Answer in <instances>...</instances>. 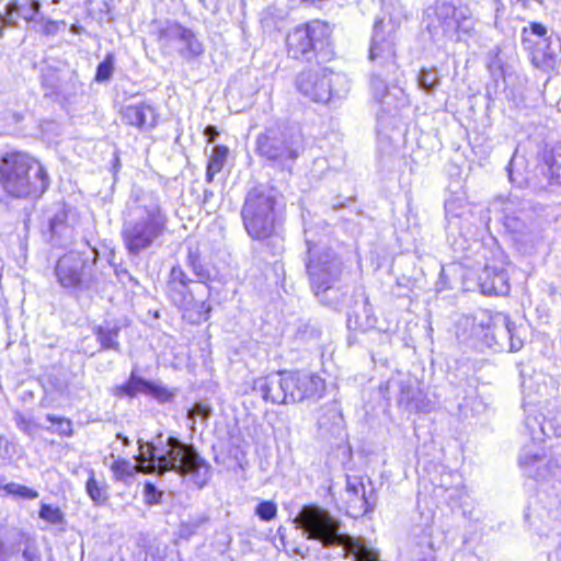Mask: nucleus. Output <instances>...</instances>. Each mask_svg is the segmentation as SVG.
I'll return each instance as SVG.
<instances>
[{
  "mask_svg": "<svg viewBox=\"0 0 561 561\" xmlns=\"http://www.w3.org/2000/svg\"><path fill=\"white\" fill-rule=\"evenodd\" d=\"M168 213L158 194L141 193L127 204L122 239L127 252L138 255L154 245L168 230Z\"/></svg>",
  "mask_w": 561,
  "mask_h": 561,
  "instance_id": "1",
  "label": "nucleus"
},
{
  "mask_svg": "<svg viewBox=\"0 0 561 561\" xmlns=\"http://www.w3.org/2000/svg\"><path fill=\"white\" fill-rule=\"evenodd\" d=\"M139 466L145 472L158 474L174 471L187 477L199 489L205 486L211 477L210 465L192 445L175 437H168L158 444H148L146 450L140 453Z\"/></svg>",
  "mask_w": 561,
  "mask_h": 561,
  "instance_id": "2",
  "label": "nucleus"
},
{
  "mask_svg": "<svg viewBox=\"0 0 561 561\" xmlns=\"http://www.w3.org/2000/svg\"><path fill=\"white\" fill-rule=\"evenodd\" d=\"M187 264L198 282L190 279L180 265L173 266L169 274L167 294L182 310V316L187 322L199 324L210 317L211 306L207 299L210 295L208 283L213 276L209 268L201 262L197 251L188 250Z\"/></svg>",
  "mask_w": 561,
  "mask_h": 561,
  "instance_id": "3",
  "label": "nucleus"
},
{
  "mask_svg": "<svg viewBox=\"0 0 561 561\" xmlns=\"http://www.w3.org/2000/svg\"><path fill=\"white\" fill-rule=\"evenodd\" d=\"M0 185L10 196L37 198L49 186L45 168L24 152H9L0 159Z\"/></svg>",
  "mask_w": 561,
  "mask_h": 561,
  "instance_id": "4",
  "label": "nucleus"
},
{
  "mask_svg": "<svg viewBox=\"0 0 561 561\" xmlns=\"http://www.w3.org/2000/svg\"><path fill=\"white\" fill-rule=\"evenodd\" d=\"M276 198L271 191L255 187L248 192L241 209L248 236L257 241L271 238L276 226Z\"/></svg>",
  "mask_w": 561,
  "mask_h": 561,
  "instance_id": "5",
  "label": "nucleus"
},
{
  "mask_svg": "<svg viewBox=\"0 0 561 561\" xmlns=\"http://www.w3.org/2000/svg\"><path fill=\"white\" fill-rule=\"evenodd\" d=\"M525 427L528 431L534 444L526 446L519 454V467L529 477L541 476L540 468L546 465V453L537 443L543 442L546 437L561 436V423L554 421L546 422V419L537 412H528L525 417Z\"/></svg>",
  "mask_w": 561,
  "mask_h": 561,
  "instance_id": "6",
  "label": "nucleus"
},
{
  "mask_svg": "<svg viewBox=\"0 0 561 561\" xmlns=\"http://www.w3.org/2000/svg\"><path fill=\"white\" fill-rule=\"evenodd\" d=\"M295 522L309 539H316L323 546H348L353 541L348 535L340 533V523L318 506H304Z\"/></svg>",
  "mask_w": 561,
  "mask_h": 561,
  "instance_id": "7",
  "label": "nucleus"
},
{
  "mask_svg": "<svg viewBox=\"0 0 561 561\" xmlns=\"http://www.w3.org/2000/svg\"><path fill=\"white\" fill-rule=\"evenodd\" d=\"M368 58L374 66L371 75L387 78L397 75L399 66L396 60L394 35L382 20L374 24Z\"/></svg>",
  "mask_w": 561,
  "mask_h": 561,
  "instance_id": "8",
  "label": "nucleus"
},
{
  "mask_svg": "<svg viewBox=\"0 0 561 561\" xmlns=\"http://www.w3.org/2000/svg\"><path fill=\"white\" fill-rule=\"evenodd\" d=\"M158 43L163 54H178L185 59L198 57L204 51L195 33L178 22H167L160 28Z\"/></svg>",
  "mask_w": 561,
  "mask_h": 561,
  "instance_id": "9",
  "label": "nucleus"
},
{
  "mask_svg": "<svg viewBox=\"0 0 561 561\" xmlns=\"http://www.w3.org/2000/svg\"><path fill=\"white\" fill-rule=\"evenodd\" d=\"M380 390L385 397L396 394L399 405L408 411L424 412L428 409L430 401L422 391L420 382L408 374L400 371L393 374L386 383L380 386Z\"/></svg>",
  "mask_w": 561,
  "mask_h": 561,
  "instance_id": "10",
  "label": "nucleus"
},
{
  "mask_svg": "<svg viewBox=\"0 0 561 561\" xmlns=\"http://www.w3.org/2000/svg\"><path fill=\"white\" fill-rule=\"evenodd\" d=\"M523 47L529 53L533 65L536 68L549 71L554 69L558 62V51L552 47L550 37H547V28L541 23H530L529 28L522 32Z\"/></svg>",
  "mask_w": 561,
  "mask_h": 561,
  "instance_id": "11",
  "label": "nucleus"
},
{
  "mask_svg": "<svg viewBox=\"0 0 561 561\" xmlns=\"http://www.w3.org/2000/svg\"><path fill=\"white\" fill-rule=\"evenodd\" d=\"M87 260L77 252L62 255L55 266V275L59 285L75 294L92 288L95 278L85 272Z\"/></svg>",
  "mask_w": 561,
  "mask_h": 561,
  "instance_id": "12",
  "label": "nucleus"
},
{
  "mask_svg": "<svg viewBox=\"0 0 561 561\" xmlns=\"http://www.w3.org/2000/svg\"><path fill=\"white\" fill-rule=\"evenodd\" d=\"M256 152L274 165L286 168L298 157V148L283 133L268 128L256 138Z\"/></svg>",
  "mask_w": 561,
  "mask_h": 561,
  "instance_id": "13",
  "label": "nucleus"
},
{
  "mask_svg": "<svg viewBox=\"0 0 561 561\" xmlns=\"http://www.w3.org/2000/svg\"><path fill=\"white\" fill-rule=\"evenodd\" d=\"M307 244L311 256L307 270L314 294L319 296L321 293L332 289L341 273V262L330 251L316 257L313 245L309 240H307Z\"/></svg>",
  "mask_w": 561,
  "mask_h": 561,
  "instance_id": "14",
  "label": "nucleus"
},
{
  "mask_svg": "<svg viewBox=\"0 0 561 561\" xmlns=\"http://www.w3.org/2000/svg\"><path fill=\"white\" fill-rule=\"evenodd\" d=\"M388 79L377 73L371 75L370 94L383 113L396 115L410 105V99L401 87L394 83L390 84Z\"/></svg>",
  "mask_w": 561,
  "mask_h": 561,
  "instance_id": "15",
  "label": "nucleus"
},
{
  "mask_svg": "<svg viewBox=\"0 0 561 561\" xmlns=\"http://www.w3.org/2000/svg\"><path fill=\"white\" fill-rule=\"evenodd\" d=\"M323 32V25L313 21L294 28L286 37L288 56L294 59L309 60L313 55L318 35Z\"/></svg>",
  "mask_w": 561,
  "mask_h": 561,
  "instance_id": "16",
  "label": "nucleus"
},
{
  "mask_svg": "<svg viewBox=\"0 0 561 561\" xmlns=\"http://www.w3.org/2000/svg\"><path fill=\"white\" fill-rule=\"evenodd\" d=\"M289 400L298 403L306 400H319L325 393V380L317 374L288 373Z\"/></svg>",
  "mask_w": 561,
  "mask_h": 561,
  "instance_id": "17",
  "label": "nucleus"
},
{
  "mask_svg": "<svg viewBox=\"0 0 561 561\" xmlns=\"http://www.w3.org/2000/svg\"><path fill=\"white\" fill-rule=\"evenodd\" d=\"M332 73L325 69L306 70L296 80L298 91L314 102H327L332 95Z\"/></svg>",
  "mask_w": 561,
  "mask_h": 561,
  "instance_id": "18",
  "label": "nucleus"
},
{
  "mask_svg": "<svg viewBox=\"0 0 561 561\" xmlns=\"http://www.w3.org/2000/svg\"><path fill=\"white\" fill-rule=\"evenodd\" d=\"M288 373H273L253 380L252 390L264 401L274 404H289Z\"/></svg>",
  "mask_w": 561,
  "mask_h": 561,
  "instance_id": "19",
  "label": "nucleus"
},
{
  "mask_svg": "<svg viewBox=\"0 0 561 561\" xmlns=\"http://www.w3.org/2000/svg\"><path fill=\"white\" fill-rule=\"evenodd\" d=\"M344 503L347 515L360 517L374 508L375 503L367 494L362 478L347 477L344 491Z\"/></svg>",
  "mask_w": 561,
  "mask_h": 561,
  "instance_id": "20",
  "label": "nucleus"
},
{
  "mask_svg": "<svg viewBox=\"0 0 561 561\" xmlns=\"http://www.w3.org/2000/svg\"><path fill=\"white\" fill-rule=\"evenodd\" d=\"M0 561H41L35 542L24 535L0 540Z\"/></svg>",
  "mask_w": 561,
  "mask_h": 561,
  "instance_id": "21",
  "label": "nucleus"
},
{
  "mask_svg": "<svg viewBox=\"0 0 561 561\" xmlns=\"http://www.w3.org/2000/svg\"><path fill=\"white\" fill-rule=\"evenodd\" d=\"M435 15L447 30L463 31L466 33L472 30V21L465 16L461 9H457L449 1H437L435 4Z\"/></svg>",
  "mask_w": 561,
  "mask_h": 561,
  "instance_id": "22",
  "label": "nucleus"
},
{
  "mask_svg": "<svg viewBox=\"0 0 561 561\" xmlns=\"http://www.w3.org/2000/svg\"><path fill=\"white\" fill-rule=\"evenodd\" d=\"M122 119L138 128H152L157 124V114L148 103L127 105L122 110Z\"/></svg>",
  "mask_w": 561,
  "mask_h": 561,
  "instance_id": "23",
  "label": "nucleus"
},
{
  "mask_svg": "<svg viewBox=\"0 0 561 561\" xmlns=\"http://www.w3.org/2000/svg\"><path fill=\"white\" fill-rule=\"evenodd\" d=\"M480 285L485 295H506L510 290L508 275L503 268L486 266L480 275Z\"/></svg>",
  "mask_w": 561,
  "mask_h": 561,
  "instance_id": "24",
  "label": "nucleus"
},
{
  "mask_svg": "<svg viewBox=\"0 0 561 561\" xmlns=\"http://www.w3.org/2000/svg\"><path fill=\"white\" fill-rule=\"evenodd\" d=\"M538 167L550 183L561 184V146L545 147L539 152Z\"/></svg>",
  "mask_w": 561,
  "mask_h": 561,
  "instance_id": "25",
  "label": "nucleus"
},
{
  "mask_svg": "<svg viewBox=\"0 0 561 561\" xmlns=\"http://www.w3.org/2000/svg\"><path fill=\"white\" fill-rule=\"evenodd\" d=\"M41 3L37 0H23L22 3L12 1L5 5L4 11H0V21L9 26H15V15H20L25 21H34L39 11Z\"/></svg>",
  "mask_w": 561,
  "mask_h": 561,
  "instance_id": "26",
  "label": "nucleus"
},
{
  "mask_svg": "<svg viewBox=\"0 0 561 561\" xmlns=\"http://www.w3.org/2000/svg\"><path fill=\"white\" fill-rule=\"evenodd\" d=\"M492 337L496 344L500 340L507 337L510 340V350L519 351L523 347V340L517 335L516 327L510 321L508 317L502 313L491 318Z\"/></svg>",
  "mask_w": 561,
  "mask_h": 561,
  "instance_id": "27",
  "label": "nucleus"
},
{
  "mask_svg": "<svg viewBox=\"0 0 561 561\" xmlns=\"http://www.w3.org/2000/svg\"><path fill=\"white\" fill-rule=\"evenodd\" d=\"M287 13L276 7L270 5L261 12V26L266 33L279 31L286 20Z\"/></svg>",
  "mask_w": 561,
  "mask_h": 561,
  "instance_id": "28",
  "label": "nucleus"
},
{
  "mask_svg": "<svg viewBox=\"0 0 561 561\" xmlns=\"http://www.w3.org/2000/svg\"><path fill=\"white\" fill-rule=\"evenodd\" d=\"M525 162V157L520 156L516 149L507 165L511 182L518 186L528 185L530 181L526 174Z\"/></svg>",
  "mask_w": 561,
  "mask_h": 561,
  "instance_id": "29",
  "label": "nucleus"
},
{
  "mask_svg": "<svg viewBox=\"0 0 561 561\" xmlns=\"http://www.w3.org/2000/svg\"><path fill=\"white\" fill-rule=\"evenodd\" d=\"M149 381L131 374L129 380L116 386L113 389V394L116 397H135L137 393H147Z\"/></svg>",
  "mask_w": 561,
  "mask_h": 561,
  "instance_id": "30",
  "label": "nucleus"
},
{
  "mask_svg": "<svg viewBox=\"0 0 561 561\" xmlns=\"http://www.w3.org/2000/svg\"><path fill=\"white\" fill-rule=\"evenodd\" d=\"M228 153L229 149L226 146H215L213 148L206 171L207 182L210 183L214 180V176L222 170L227 161Z\"/></svg>",
  "mask_w": 561,
  "mask_h": 561,
  "instance_id": "31",
  "label": "nucleus"
},
{
  "mask_svg": "<svg viewBox=\"0 0 561 561\" xmlns=\"http://www.w3.org/2000/svg\"><path fill=\"white\" fill-rule=\"evenodd\" d=\"M342 415L336 407H331L325 410V413L318 420V425L320 430L331 431L333 433H339L342 428Z\"/></svg>",
  "mask_w": 561,
  "mask_h": 561,
  "instance_id": "32",
  "label": "nucleus"
},
{
  "mask_svg": "<svg viewBox=\"0 0 561 561\" xmlns=\"http://www.w3.org/2000/svg\"><path fill=\"white\" fill-rule=\"evenodd\" d=\"M439 76L436 68H422L417 76L419 87L427 94H433L439 85Z\"/></svg>",
  "mask_w": 561,
  "mask_h": 561,
  "instance_id": "33",
  "label": "nucleus"
},
{
  "mask_svg": "<svg viewBox=\"0 0 561 561\" xmlns=\"http://www.w3.org/2000/svg\"><path fill=\"white\" fill-rule=\"evenodd\" d=\"M110 469L113 472L115 480L128 482V480L134 477L137 467L128 460L115 459L110 465Z\"/></svg>",
  "mask_w": 561,
  "mask_h": 561,
  "instance_id": "34",
  "label": "nucleus"
},
{
  "mask_svg": "<svg viewBox=\"0 0 561 561\" xmlns=\"http://www.w3.org/2000/svg\"><path fill=\"white\" fill-rule=\"evenodd\" d=\"M3 490L10 495L21 499L33 500L38 497V492L36 490L15 482L7 483L3 485Z\"/></svg>",
  "mask_w": 561,
  "mask_h": 561,
  "instance_id": "35",
  "label": "nucleus"
},
{
  "mask_svg": "<svg viewBox=\"0 0 561 561\" xmlns=\"http://www.w3.org/2000/svg\"><path fill=\"white\" fill-rule=\"evenodd\" d=\"M115 56L113 53L106 54L104 60L98 66L95 73V81H108L114 71Z\"/></svg>",
  "mask_w": 561,
  "mask_h": 561,
  "instance_id": "36",
  "label": "nucleus"
},
{
  "mask_svg": "<svg viewBox=\"0 0 561 561\" xmlns=\"http://www.w3.org/2000/svg\"><path fill=\"white\" fill-rule=\"evenodd\" d=\"M117 332L118 331L116 329H98V340L103 348L118 350Z\"/></svg>",
  "mask_w": 561,
  "mask_h": 561,
  "instance_id": "37",
  "label": "nucleus"
},
{
  "mask_svg": "<svg viewBox=\"0 0 561 561\" xmlns=\"http://www.w3.org/2000/svg\"><path fill=\"white\" fill-rule=\"evenodd\" d=\"M85 489L94 503L102 504L106 501V492L104 489L99 486L93 472H91L90 478L87 481Z\"/></svg>",
  "mask_w": 561,
  "mask_h": 561,
  "instance_id": "38",
  "label": "nucleus"
},
{
  "mask_svg": "<svg viewBox=\"0 0 561 561\" xmlns=\"http://www.w3.org/2000/svg\"><path fill=\"white\" fill-rule=\"evenodd\" d=\"M277 513V505L272 501H263L255 507V514L265 522L272 520Z\"/></svg>",
  "mask_w": 561,
  "mask_h": 561,
  "instance_id": "39",
  "label": "nucleus"
},
{
  "mask_svg": "<svg viewBox=\"0 0 561 561\" xmlns=\"http://www.w3.org/2000/svg\"><path fill=\"white\" fill-rule=\"evenodd\" d=\"M47 420L57 425L55 432L61 436L70 437L73 434L72 423L70 420L65 417H56L51 414L47 415Z\"/></svg>",
  "mask_w": 561,
  "mask_h": 561,
  "instance_id": "40",
  "label": "nucleus"
},
{
  "mask_svg": "<svg viewBox=\"0 0 561 561\" xmlns=\"http://www.w3.org/2000/svg\"><path fill=\"white\" fill-rule=\"evenodd\" d=\"M147 393L152 396L154 399H157L160 402L170 401L174 396V393L172 391H170L167 387L161 386V385H156L150 381H149V387H148Z\"/></svg>",
  "mask_w": 561,
  "mask_h": 561,
  "instance_id": "41",
  "label": "nucleus"
},
{
  "mask_svg": "<svg viewBox=\"0 0 561 561\" xmlns=\"http://www.w3.org/2000/svg\"><path fill=\"white\" fill-rule=\"evenodd\" d=\"M465 202L461 198L453 197L446 201L445 210L448 218H458L462 215Z\"/></svg>",
  "mask_w": 561,
  "mask_h": 561,
  "instance_id": "42",
  "label": "nucleus"
},
{
  "mask_svg": "<svg viewBox=\"0 0 561 561\" xmlns=\"http://www.w3.org/2000/svg\"><path fill=\"white\" fill-rule=\"evenodd\" d=\"M67 219V214L64 208L59 209L55 216L50 219L49 226L53 236H58L67 229L65 222Z\"/></svg>",
  "mask_w": 561,
  "mask_h": 561,
  "instance_id": "43",
  "label": "nucleus"
},
{
  "mask_svg": "<svg viewBox=\"0 0 561 561\" xmlns=\"http://www.w3.org/2000/svg\"><path fill=\"white\" fill-rule=\"evenodd\" d=\"M39 517L49 523L57 524L61 520L62 514L59 508L43 504L39 511Z\"/></svg>",
  "mask_w": 561,
  "mask_h": 561,
  "instance_id": "44",
  "label": "nucleus"
},
{
  "mask_svg": "<svg viewBox=\"0 0 561 561\" xmlns=\"http://www.w3.org/2000/svg\"><path fill=\"white\" fill-rule=\"evenodd\" d=\"M38 23L41 25V32L46 35H55L59 31L60 26L66 25L64 21H53L43 18L38 21Z\"/></svg>",
  "mask_w": 561,
  "mask_h": 561,
  "instance_id": "45",
  "label": "nucleus"
},
{
  "mask_svg": "<svg viewBox=\"0 0 561 561\" xmlns=\"http://www.w3.org/2000/svg\"><path fill=\"white\" fill-rule=\"evenodd\" d=\"M145 501L149 505H153L160 502L162 492L158 491L152 483H146L144 488Z\"/></svg>",
  "mask_w": 561,
  "mask_h": 561,
  "instance_id": "46",
  "label": "nucleus"
},
{
  "mask_svg": "<svg viewBox=\"0 0 561 561\" xmlns=\"http://www.w3.org/2000/svg\"><path fill=\"white\" fill-rule=\"evenodd\" d=\"M15 422L18 427L30 436L34 435L37 430L36 424L32 420L25 417L20 413L16 414Z\"/></svg>",
  "mask_w": 561,
  "mask_h": 561,
  "instance_id": "47",
  "label": "nucleus"
},
{
  "mask_svg": "<svg viewBox=\"0 0 561 561\" xmlns=\"http://www.w3.org/2000/svg\"><path fill=\"white\" fill-rule=\"evenodd\" d=\"M211 414L210 407L203 404V403H196L187 413V417L194 423L195 416H201L204 420H207Z\"/></svg>",
  "mask_w": 561,
  "mask_h": 561,
  "instance_id": "48",
  "label": "nucleus"
},
{
  "mask_svg": "<svg viewBox=\"0 0 561 561\" xmlns=\"http://www.w3.org/2000/svg\"><path fill=\"white\" fill-rule=\"evenodd\" d=\"M354 554L357 561H379L378 557L364 548H357L354 550Z\"/></svg>",
  "mask_w": 561,
  "mask_h": 561,
  "instance_id": "49",
  "label": "nucleus"
},
{
  "mask_svg": "<svg viewBox=\"0 0 561 561\" xmlns=\"http://www.w3.org/2000/svg\"><path fill=\"white\" fill-rule=\"evenodd\" d=\"M204 134L207 137L208 142H214L218 136V131H217L216 127L210 126V125L205 128Z\"/></svg>",
  "mask_w": 561,
  "mask_h": 561,
  "instance_id": "50",
  "label": "nucleus"
},
{
  "mask_svg": "<svg viewBox=\"0 0 561 561\" xmlns=\"http://www.w3.org/2000/svg\"><path fill=\"white\" fill-rule=\"evenodd\" d=\"M550 561H561V546L550 556Z\"/></svg>",
  "mask_w": 561,
  "mask_h": 561,
  "instance_id": "51",
  "label": "nucleus"
},
{
  "mask_svg": "<svg viewBox=\"0 0 561 561\" xmlns=\"http://www.w3.org/2000/svg\"><path fill=\"white\" fill-rule=\"evenodd\" d=\"M3 35V26H0V37Z\"/></svg>",
  "mask_w": 561,
  "mask_h": 561,
  "instance_id": "52",
  "label": "nucleus"
},
{
  "mask_svg": "<svg viewBox=\"0 0 561 561\" xmlns=\"http://www.w3.org/2000/svg\"><path fill=\"white\" fill-rule=\"evenodd\" d=\"M241 2H243V0H241Z\"/></svg>",
  "mask_w": 561,
  "mask_h": 561,
  "instance_id": "53",
  "label": "nucleus"
}]
</instances>
